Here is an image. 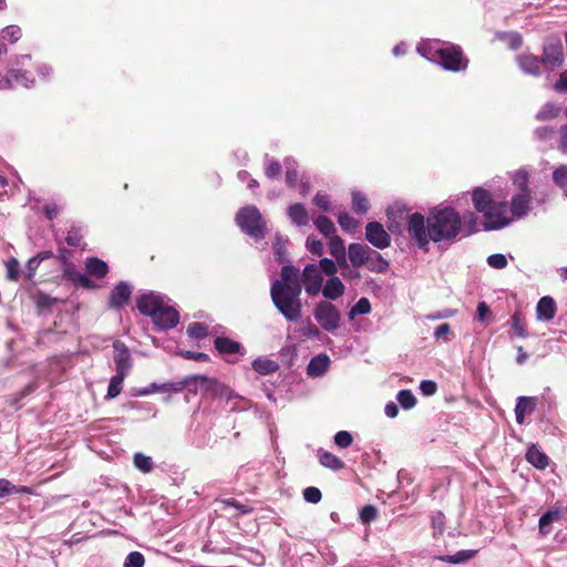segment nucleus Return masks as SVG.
I'll list each match as a JSON object with an SVG mask.
<instances>
[{
    "label": "nucleus",
    "instance_id": "f257e3e1",
    "mask_svg": "<svg viewBox=\"0 0 567 567\" xmlns=\"http://www.w3.org/2000/svg\"><path fill=\"white\" fill-rule=\"evenodd\" d=\"M406 226L411 239L426 250L430 241L453 243L462 231V217L452 207L436 208L426 218L421 213L411 214Z\"/></svg>",
    "mask_w": 567,
    "mask_h": 567
},
{
    "label": "nucleus",
    "instance_id": "f03ea898",
    "mask_svg": "<svg viewBox=\"0 0 567 567\" xmlns=\"http://www.w3.org/2000/svg\"><path fill=\"white\" fill-rule=\"evenodd\" d=\"M301 291L299 270L292 265L284 266L280 279L271 284L270 297L276 309L290 322H296L301 317Z\"/></svg>",
    "mask_w": 567,
    "mask_h": 567
},
{
    "label": "nucleus",
    "instance_id": "7ed1b4c3",
    "mask_svg": "<svg viewBox=\"0 0 567 567\" xmlns=\"http://www.w3.org/2000/svg\"><path fill=\"white\" fill-rule=\"evenodd\" d=\"M236 223L248 236L259 240L266 235V221L256 206H246L236 214Z\"/></svg>",
    "mask_w": 567,
    "mask_h": 567
},
{
    "label": "nucleus",
    "instance_id": "20e7f679",
    "mask_svg": "<svg viewBox=\"0 0 567 567\" xmlns=\"http://www.w3.org/2000/svg\"><path fill=\"white\" fill-rule=\"evenodd\" d=\"M540 59L547 72L564 64L563 43L559 37L550 35L544 39Z\"/></svg>",
    "mask_w": 567,
    "mask_h": 567
},
{
    "label": "nucleus",
    "instance_id": "39448f33",
    "mask_svg": "<svg viewBox=\"0 0 567 567\" xmlns=\"http://www.w3.org/2000/svg\"><path fill=\"white\" fill-rule=\"evenodd\" d=\"M435 56L445 70L452 72L465 70L468 64V60L464 56L462 49L454 44L437 49Z\"/></svg>",
    "mask_w": 567,
    "mask_h": 567
},
{
    "label": "nucleus",
    "instance_id": "423d86ee",
    "mask_svg": "<svg viewBox=\"0 0 567 567\" xmlns=\"http://www.w3.org/2000/svg\"><path fill=\"white\" fill-rule=\"evenodd\" d=\"M313 316L324 331L332 332L340 327L341 315L337 307L329 301L318 302Z\"/></svg>",
    "mask_w": 567,
    "mask_h": 567
},
{
    "label": "nucleus",
    "instance_id": "0eeeda50",
    "mask_svg": "<svg viewBox=\"0 0 567 567\" xmlns=\"http://www.w3.org/2000/svg\"><path fill=\"white\" fill-rule=\"evenodd\" d=\"M194 384L200 383L204 386L205 395L212 396L213 399H225L226 401L233 399L243 400V398L236 395L229 386L220 383L216 379L206 375H194Z\"/></svg>",
    "mask_w": 567,
    "mask_h": 567
},
{
    "label": "nucleus",
    "instance_id": "6e6552de",
    "mask_svg": "<svg viewBox=\"0 0 567 567\" xmlns=\"http://www.w3.org/2000/svg\"><path fill=\"white\" fill-rule=\"evenodd\" d=\"M507 203H493L491 208L484 213L485 221L483 223L485 230L501 229L509 225L511 219L507 217Z\"/></svg>",
    "mask_w": 567,
    "mask_h": 567
},
{
    "label": "nucleus",
    "instance_id": "1a4fd4ad",
    "mask_svg": "<svg viewBox=\"0 0 567 567\" xmlns=\"http://www.w3.org/2000/svg\"><path fill=\"white\" fill-rule=\"evenodd\" d=\"M516 63L524 74L533 78H539L546 71L540 56L529 52L518 54Z\"/></svg>",
    "mask_w": 567,
    "mask_h": 567
},
{
    "label": "nucleus",
    "instance_id": "9d476101",
    "mask_svg": "<svg viewBox=\"0 0 567 567\" xmlns=\"http://www.w3.org/2000/svg\"><path fill=\"white\" fill-rule=\"evenodd\" d=\"M300 284L305 285L306 292L309 296H316L322 286V276L319 267L315 264L307 265L300 275Z\"/></svg>",
    "mask_w": 567,
    "mask_h": 567
},
{
    "label": "nucleus",
    "instance_id": "9b49d317",
    "mask_svg": "<svg viewBox=\"0 0 567 567\" xmlns=\"http://www.w3.org/2000/svg\"><path fill=\"white\" fill-rule=\"evenodd\" d=\"M154 326L161 330H168L175 328L179 322V312L172 306L164 305L151 318Z\"/></svg>",
    "mask_w": 567,
    "mask_h": 567
},
{
    "label": "nucleus",
    "instance_id": "f8f14e48",
    "mask_svg": "<svg viewBox=\"0 0 567 567\" xmlns=\"http://www.w3.org/2000/svg\"><path fill=\"white\" fill-rule=\"evenodd\" d=\"M365 238L378 249H384L391 245L390 235L379 221H371L367 224Z\"/></svg>",
    "mask_w": 567,
    "mask_h": 567
},
{
    "label": "nucleus",
    "instance_id": "ddd939ff",
    "mask_svg": "<svg viewBox=\"0 0 567 567\" xmlns=\"http://www.w3.org/2000/svg\"><path fill=\"white\" fill-rule=\"evenodd\" d=\"M164 305V299L162 296L151 291L148 293H143L136 299V307L138 311L152 318L159 308Z\"/></svg>",
    "mask_w": 567,
    "mask_h": 567
},
{
    "label": "nucleus",
    "instance_id": "4468645a",
    "mask_svg": "<svg viewBox=\"0 0 567 567\" xmlns=\"http://www.w3.org/2000/svg\"><path fill=\"white\" fill-rule=\"evenodd\" d=\"M34 82V78L29 71L25 70H10L4 78H0V84L6 86L1 90H10L17 85L29 87Z\"/></svg>",
    "mask_w": 567,
    "mask_h": 567
},
{
    "label": "nucleus",
    "instance_id": "2eb2a0df",
    "mask_svg": "<svg viewBox=\"0 0 567 567\" xmlns=\"http://www.w3.org/2000/svg\"><path fill=\"white\" fill-rule=\"evenodd\" d=\"M115 370L118 373L128 374L132 369V358L127 346L116 340L113 342Z\"/></svg>",
    "mask_w": 567,
    "mask_h": 567
},
{
    "label": "nucleus",
    "instance_id": "dca6fc26",
    "mask_svg": "<svg viewBox=\"0 0 567 567\" xmlns=\"http://www.w3.org/2000/svg\"><path fill=\"white\" fill-rule=\"evenodd\" d=\"M194 375H189L178 382H167L161 385L152 383L148 389L141 390L138 393L146 395L152 392H181L185 388H190L194 384Z\"/></svg>",
    "mask_w": 567,
    "mask_h": 567
},
{
    "label": "nucleus",
    "instance_id": "f3484780",
    "mask_svg": "<svg viewBox=\"0 0 567 567\" xmlns=\"http://www.w3.org/2000/svg\"><path fill=\"white\" fill-rule=\"evenodd\" d=\"M131 295L132 287L125 281H120L110 293L109 307L113 309L124 307L130 301Z\"/></svg>",
    "mask_w": 567,
    "mask_h": 567
},
{
    "label": "nucleus",
    "instance_id": "a211bd4d",
    "mask_svg": "<svg viewBox=\"0 0 567 567\" xmlns=\"http://www.w3.org/2000/svg\"><path fill=\"white\" fill-rule=\"evenodd\" d=\"M409 210L403 205L395 204L394 206L390 207L386 212L388 216V229L392 234H400L402 231V223L396 220V217L400 219H404V215H406V219L410 215Z\"/></svg>",
    "mask_w": 567,
    "mask_h": 567
},
{
    "label": "nucleus",
    "instance_id": "6ab92c4d",
    "mask_svg": "<svg viewBox=\"0 0 567 567\" xmlns=\"http://www.w3.org/2000/svg\"><path fill=\"white\" fill-rule=\"evenodd\" d=\"M371 247L353 243L349 245L348 255L351 265L354 268H360L365 265Z\"/></svg>",
    "mask_w": 567,
    "mask_h": 567
},
{
    "label": "nucleus",
    "instance_id": "aec40b11",
    "mask_svg": "<svg viewBox=\"0 0 567 567\" xmlns=\"http://www.w3.org/2000/svg\"><path fill=\"white\" fill-rule=\"evenodd\" d=\"M532 200L530 193H518L511 200V212L513 217L522 218L529 212Z\"/></svg>",
    "mask_w": 567,
    "mask_h": 567
},
{
    "label": "nucleus",
    "instance_id": "412c9836",
    "mask_svg": "<svg viewBox=\"0 0 567 567\" xmlns=\"http://www.w3.org/2000/svg\"><path fill=\"white\" fill-rule=\"evenodd\" d=\"M537 405L536 398L519 396L515 406V416L518 424L525 422V416L535 411Z\"/></svg>",
    "mask_w": 567,
    "mask_h": 567
},
{
    "label": "nucleus",
    "instance_id": "4be33fe9",
    "mask_svg": "<svg viewBox=\"0 0 567 567\" xmlns=\"http://www.w3.org/2000/svg\"><path fill=\"white\" fill-rule=\"evenodd\" d=\"M63 278L74 282L75 285H80L85 289L93 290L99 288V286L92 279L76 271L74 266H68L66 268H63Z\"/></svg>",
    "mask_w": 567,
    "mask_h": 567
},
{
    "label": "nucleus",
    "instance_id": "5701e85b",
    "mask_svg": "<svg viewBox=\"0 0 567 567\" xmlns=\"http://www.w3.org/2000/svg\"><path fill=\"white\" fill-rule=\"evenodd\" d=\"M330 365V358L327 354H318L313 357L308 367L307 374L311 378H318L323 375Z\"/></svg>",
    "mask_w": 567,
    "mask_h": 567
},
{
    "label": "nucleus",
    "instance_id": "b1692460",
    "mask_svg": "<svg viewBox=\"0 0 567 567\" xmlns=\"http://www.w3.org/2000/svg\"><path fill=\"white\" fill-rule=\"evenodd\" d=\"M536 312L538 319L546 321L554 319L557 312L555 300L549 296L540 298L537 303Z\"/></svg>",
    "mask_w": 567,
    "mask_h": 567
},
{
    "label": "nucleus",
    "instance_id": "393cba45",
    "mask_svg": "<svg viewBox=\"0 0 567 567\" xmlns=\"http://www.w3.org/2000/svg\"><path fill=\"white\" fill-rule=\"evenodd\" d=\"M472 200H473L475 209L483 214L488 208H491V205L494 203L491 193L481 187H477L473 190Z\"/></svg>",
    "mask_w": 567,
    "mask_h": 567
},
{
    "label": "nucleus",
    "instance_id": "a878e982",
    "mask_svg": "<svg viewBox=\"0 0 567 567\" xmlns=\"http://www.w3.org/2000/svg\"><path fill=\"white\" fill-rule=\"evenodd\" d=\"M364 266L372 272L384 274L388 271L390 264L380 252L371 248Z\"/></svg>",
    "mask_w": 567,
    "mask_h": 567
},
{
    "label": "nucleus",
    "instance_id": "bb28decb",
    "mask_svg": "<svg viewBox=\"0 0 567 567\" xmlns=\"http://www.w3.org/2000/svg\"><path fill=\"white\" fill-rule=\"evenodd\" d=\"M329 250L330 254L336 258L338 266L346 267L347 266V252L343 240L334 235L330 237L329 241Z\"/></svg>",
    "mask_w": 567,
    "mask_h": 567
},
{
    "label": "nucleus",
    "instance_id": "cd10ccee",
    "mask_svg": "<svg viewBox=\"0 0 567 567\" xmlns=\"http://www.w3.org/2000/svg\"><path fill=\"white\" fill-rule=\"evenodd\" d=\"M344 285L338 277L328 279L322 288V295L328 300H336L344 293Z\"/></svg>",
    "mask_w": 567,
    "mask_h": 567
},
{
    "label": "nucleus",
    "instance_id": "c85d7f7f",
    "mask_svg": "<svg viewBox=\"0 0 567 567\" xmlns=\"http://www.w3.org/2000/svg\"><path fill=\"white\" fill-rule=\"evenodd\" d=\"M85 269L90 276L104 278L109 272V266L97 257H90L85 260Z\"/></svg>",
    "mask_w": 567,
    "mask_h": 567
},
{
    "label": "nucleus",
    "instance_id": "c756f323",
    "mask_svg": "<svg viewBox=\"0 0 567 567\" xmlns=\"http://www.w3.org/2000/svg\"><path fill=\"white\" fill-rule=\"evenodd\" d=\"M526 461L538 470H545L548 466V456L536 445H532L526 452Z\"/></svg>",
    "mask_w": 567,
    "mask_h": 567
},
{
    "label": "nucleus",
    "instance_id": "7c9ffc66",
    "mask_svg": "<svg viewBox=\"0 0 567 567\" xmlns=\"http://www.w3.org/2000/svg\"><path fill=\"white\" fill-rule=\"evenodd\" d=\"M215 349L223 355L238 353L241 349V344L227 337H217L214 340Z\"/></svg>",
    "mask_w": 567,
    "mask_h": 567
},
{
    "label": "nucleus",
    "instance_id": "2f4dec72",
    "mask_svg": "<svg viewBox=\"0 0 567 567\" xmlns=\"http://www.w3.org/2000/svg\"><path fill=\"white\" fill-rule=\"evenodd\" d=\"M318 458L322 466L332 471H340L346 466L344 462L340 457L328 451L319 450Z\"/></svg>",
    "mask_w": 567,
    "mask_h": 567
},
{
    "label": "nucleus",
    "instance_id": "473e14b6",
    "mask_svg": "<svg viewBox=\"0 0 567 567\" xmlns=\"http://www.w3.org/2000/svg\"><path fill=\"white\" fill-rule=\"evenodd\" d=\"M288 216L297 226H305L309 223L308 212L306 207L300 203H296L289 206Z\"/></svg>",
    "mask_w": 567,
    "mask_h": 567
},
{
    "label": "nucleus",
    "instance_id": "72a5a7b5",
    "mask_svg": "<svg viewBox=\"0 0 567 567\" xmlns=\"http://www.w3.org/2000/svg\"><path fill=\"white\" fill-rule=\"evenodd\" d=\"M252 369L261 375H267L276 372L279 369V364L268 358H257L252 361Z\"/></svg>",
    "mask_w": 567,
    "mask_h": 567
},
{
    "label": "nucleus",
    "instance_id": "f704fd0d",
    "mask_svg": "<svg viewBox=\"0 0 567 567\" xmlns=\"http://www.w3.org/2000/svg\"><path fill=\"white\" fill-rule=\"evenodd\" d=\"M476 550H460L454 555L439 556L437 559L450 564H463L476 555Z\"/></svg>",
    "mask_w": 567,
    "mask_h": 567
},
{
    "label": "nucleus",
    "instance_id": "c9c22d12",
    "mask_svg": "<svg viewBox=\"0 0 567 567\" xmlns=\"http://www.w3.org/2000/svg\"><path fill=\"white\" fill-rule=\"evenodd\" d=\"M65 243L73 248H83L84 243L82 227L76 225L71 226L68 230Z\"/></svg>",
    "mask_w": 567,
    "mask_h": 567
},
{
    "label": "nucleus",
    "instance_id": "e433bc0d",
    "mask_svg": "<svg viewBox=\"0 0 567 567\" xmlns=\"http://www.w3.org/2000/svg\"><path fill=\"white\" fill-rule=\"evenodd\" d=\"M315 225L317 229L326 237H332L336 235L337 229L333 221L324 215L318 216L315 220Z\"/></svg>",
    "mask_w": 567,
    "mask_h": 567
},
{
    "label": "nucleus",
    "instance_id": "4c0bfd02",
    "mask_svg": "<svg viewBox=\"0 0 567 567\" xmlns=\"http://www.w3.org/2000/svg\"><path fill=\"white\" fill-rule=\"evenodd\" d=\"M561 514L558 509L548 511L539 518V532L543 535H547L550 532V524L555 520H559Z\"/></svg>",
    "mask_w": 567,
    "mask_h": 567
},
{
    "label": "nucleus",
    "instance_id": "58836bf2",
    "mask_svg": "<svg viewBox=\"0 0 567 567\" xmlns=\"http://www.w3.org/2000/svg\"><path fill=\"white\" fill-rule=\"evenodd\" d=\"M32 299L39 310L50 309L60 301L58 298H53L41 290H38L32 296Z\"/></svg>",
    "mask_w": 567,
    "mask_h": 567
},
{
    "label": "nucleus",
    "instance_id": "ea45409f",
    "mask_svg": "<svg viewBox=\"0 0 567 567\" xmlns=\"http://www.w3.org/2000/svg\"><path fill=\"white\" fill-rule=\"evenodd\" d=\"M126 375L127 374L116 372V374L111 378L106 394L107 399H114L121 394L122 384Z\"/></svg>",
    "mask_w": 567,
    "mask_h": 567
},
{
    "label": "nucleus",
    "instance_id": "a19ab883",
    "mask_svg": "<svg viewBox=\"0 0 567 567\" xmlns=\"http://www.w3.org/2000/svg\"><path fill=\"white\" fill-rule=\"evenodd\" d=\"M511 327L517 337H519V338L527 337L526 323H525V319H524L522 312H519V311L514 312V315L511 317Z\"/></svg>",
    "mask_w": 567,
    "mask_h": 567
},
{
    "label": "nucleus",
    "instance_id": "79ce46f5",
    "mask_svg": "<svg viewBox=\"0 0 567 567\" xmlns=\"http://www.w3.org/2000/svg\"><path fill=\"white\" fill-rule=\"evenodd\" d=\"M352 209L355 214L363 215L369 210V202L360 192L352 193Z\"/></svg>",
    "mask_w": 567,
    "mask_h": 567
},
{
    "label": "nucleus",
    "instance_id": "37998d69",
    "mask_svg": "<svg viewBox=\"0 0 567 567\" xmlns=\"http://www.w3.org/2000/svg\"><path fill=\"white\" fill-rule=\"evenodd\" d=\"M220 505V509H226L227 507L236 508L239 514L245 515L252 512V507L246 504L238 503L235 498H225L216 501Z\"/></svg>",
    "mask_w": 567,
    "mask_h": 567
},
{
    "label": "nucleus",
    "instance_id": "c03bdc74",
    "mask_svg": "<svg viewBox=\"0 0 567 567\" xmlns=\"http://www.w3.org/2000/svg\"><path fill=\"white\" fill-rule=\"evenodd\" d=\"M396 400L404 410H410L416 404V399L410 390L399 391Z\"/></svg>",
    "mask_w": 567,
    "mask_h": 567
},
{
    "label": "nucleus",
    "instance_id": "a18cd8bd",
    "mask_svg": "<svg viewBox=\"0 0 567 567\" xmlns=\"http://www.w3.org/2000/svg\"><path fill=\"white\" fill-rule=\"evenodd\" d=\"M187 333L190 338L194 339H204L208 336V328L205 323L202 322H192L187 327Z\"/></svg>",
    "mask_w": 567,
    "mask_h": 567
},
{
    "label": "nucleus",
    "instance_id": "49530a36",
    "mask_svg": "<svg viewBox=\"0 0 567 567\" xmlns=\"http://www.w3.org/2000/svg\"><path fill=\"white\" fill-rule=\"evenodd\" d=\"M528 179L529 174L525 169H519L516 172V174L513 177V183L518 187L520 190L519 193H530V189L528 188Z\"/></svg>",
    "mask_w": 567,
    "mask_h": 567
},
{
    "label": "nucleus",
    "instance_id": "de8ad7c7",
    "mask_svg": "<svg viewBox=\"0 0 567 567\" xmlns=\"http://www.w3.org/2000/svg\"><path fill=\"white\" fill-rule=\"evenodd\" d=\"M371 312V303L368 298H360L357 303L351 308L349 317L352 319L357 315H367Z\"/></svg>",
    "mask_w": 567,
    "mask_h": 567
},
{
    "label": "nucleus",
    "instance_id": "09e8293b",
    "mask_svg": "<svg viewBox=\"0 0 567 567\" xmlns=\"http://www.w3.org/2000/svg\"><path fill=\"white\" fill-rule=\"evenodd\" d=\"M7 279L18 281L20 278V265L17 258L11 257L6 261Z\"/></svg>",
    "mask_w": 567,
    "mask_h": 567
},
{
    "label": "nucleus",
    "instance_id": "8fccbe9b",
    "mask_svg": "<svg viewBox=\"0 0 567 567\" xmlns=\"http://www.w3.org/2000/svg\"><path fill=\"white\" fill-rule=\"evenodd\" d=\"M338 223L344 231L355 230L359 224L349 213H340L338 215Z\"/></svg>",
    "mask_w": 567,
    "mask_h": 567
},
{
    "label": "nucleus",
    "instance_id": "3c124183",
    "mask_svg": "<svg viewBox=\"0 0 567 567\" xmlns=\"http://www.w3.org/2000/svg\"><path fill=\"white\" fill-rule=\"evenodd\" d=\"M134 465L143 473H150L153 470L152 458L142 453L134 455Z\"/></svg>",
    "mask_w": 567,
    "mask_h": 567
},
{
    "label": "nucleus",
    "instance_id": "603ef678",
    "mask_svg": "<svg viewBox=\"0 0 567 567\" xmlns=\"http://www.w3.org/2000/svg\"><path fill=\"white\" fill-rule=\"evenodd\" d=\"M553 181L560 188H567V165L561 164L553 172Z\"/></svg>",
    "mask_w": 567,
    "mask_h": 567
},
{
    "label": "nucleus",
    "instance_id": "864d4df0",
    "mask_svg": "<svg viewBox=\"0 0 567 567\" xmlns=\"http://www.w3.org/2000/svg\"><path fill=\"white\" fill-rule=\"evenodd\" d=\"M22 35L21 29L17 25H9L2 30V39L16 43Z\"/></svg>",
    "mask_w": 567,
    "mask_h": 567
},
{
    "label": "nucleus",
    "instance_id": "5fc2aeb1",
    "mask_svg": "<svg viewBox=\"0 0 567 567\" xmlns=\"http://www.w3.org/2000/svg\"><path fill=\"white\" fill-rule=\"evenodd\" d=\"M559 114V109L553 104H546L542 107V110L537 114V118L545 121L557 117Z\"/></svg>",
    "mask_w": 567,
    "mask_h": 567
},
{
    "label": "nucleus",
    "instance_id": "6e6d98bb",
    "mask_svg": "<svg viewBox=\"0 0 567 567\" xmlns=\"http://www.w3.org/2000/svg\"><path fill=\"white\" fill-rule=\"evenodd\" d=\"M352 442H353V437H352L351 433L348 431H339L334 435V443L341 449L349 447L352 444Z\"/></svg>",
    "mask_w": 567,
    "mask_h": 567
},
{
    "label": "nucleus",
    "instance_id": "4d7b16f0",
    "mask_svg": "<svg viewBox=\"0 0 567 567\" xmlns=\"http://www.w3.org/2000/svg\"><path fill=\"white\" fill-rule=\"evenodd\" d=\"M307 249L316 256H322L323 254V244L321 240L316 237L309 236L306 241Z\"/></svg>",
    "mask_w": 567,
    "mask_h": 567
},
{
    "label": "nucleus",
    "instance_id": "13d9d810",
    "mask_svg": "<svg viewBox=\"0 0 567 567\" xmlns=\"http://www.w3.org/2000/svg\"><path fill=\"white\" fill-rule=\"evenodd\" d=\"M144 556L138 551H132L127 555L124 567H143Z\"/></svg>",
    "mask_w": 567,
    "mask_h": 567
},
{
    "label": "nucleus",
    "instance_id": "bf43d9fd",
    "mask_svg": "<svg viewBox=\"0 0 567 567\" xmlns=\"http://www.w3.org/2000/svg\"><path fill=\"white\" fill-rule=\"evenodd\" d=\"M378 511L373 505H364L360 512L362 523L369 524L377 518Z\"/></svg>",
    "mask_w": 567,
    "mask_h": 567
},
{
    "label": "nucleus",
    "instance_id": "052dcab7",
    "mask_svg": "<svg viewBox=\"0 0 567 567\" xmlns=\"http://www.w3.org/2000/svg\"><path fill=\"white\" fill-rule=\"evenodd\" d=\"M487 264L495 269H504L507 266V259L503 254H494L488 256Z\"/></svg>",
    "mask_w": 567,
    "mask_h": 567
},
{
    "label": "nucleus",
    "instance_id": "680f3d73",
    "mask_svg": "<svg viewBox=\"0 0 567 567\" xmlns=\"http://www.w3.org/2000/svg\"><path fill=\"white\" fill-rule=\"evenodd\" d=\"M303 497L308 503L317 504L321 501L322 494L319 488L310 486L303 491Z\"/></svg>",
    "mask_w": 567,
    "mask_h": 567
},
{
    "label": "nucleus",
    "instance_id": "e2e57ef3",
    "mask_svg": "<svg viewBox=\"0 0 567 567\" xmlns=\"http://www.w3.org/2000/svg\"><path fill=\"white\" fill-rule=\"evenodd\" d=\"M280 174L281 164L276 159L270 161L267 167L265 168V175L267 176V178L275 179L279 177Z\"/></svg>",
    "mask_w": 567,
    "mask_h": 567
},
{
    "label": "nucleus",
    "instance_id": "0e129e2a",
    "mask_svg": "<svg viewBox=\"0 0 567 567\" xmlns=\"http://www.w3.org/2000/svg\"><path fill=\"white\" fill-rule=\"evenodd\" d=\"M319 269L320 272L322 271L328 276L334 277L333 275L337 272V264L329 258H322L319 261Z\"/></svg>",
    "mask_w": 567,
    "mask_h": 567
},
{
    "label": "nucleus",
    "instance_id": "69168bd1",
    "mask_svg": "<svg viewBox=\"0 0 567 567\" xmlns=\"http://www.w3.org/2000/svg\"><path fill=\"white\" fill-rule=\"evenodd\" d=\"M298 179H299V173H298L297 168L293 165L287 166V171H286L287 185L290 188H295L297 186Z\"/></svg>",
    "mask_w": 567,
    "mask_h": 567
},
{
    "label": "nucleus",
    "instance_id": "338daca9",
    "mask_svg": "<svg viewBox=\"0 0 567 567\" xmlns=\"http://www.w3.org/2000/svg\"><path fill=\"white\" fill-rule=\"evenodd\" d=\"M313 203L323 212H330L331 209V204L328 195L320 193L316 194V196L313 197Z\"/></svg>",
    "mask_w": 567,
    "mask_h": 567
},
{
    "label": "nucleus",
    "instance_id": "774afa93",
    "mask_svg": "<svg viewBox=\"0 0 567 567\" xmlns=\"http://www.w3.org/2000/svg\"><path fill=\"white\" fill-rule=\"evenodd\" d=\"M420 390L423 395L430 396L437 391V384L432 380H423L420 384Z\"/></svg>",
    "mask_w": 567,
    "mask_h": 567
}]
</instances>
